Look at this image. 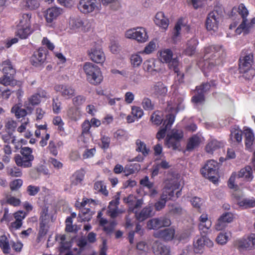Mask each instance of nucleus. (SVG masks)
<instances>
[{
  "label": "nucleus",
  "instance_id": "obj_1",
  "mask_svg": "<svg viewBox=\"0 0 255 255\" xmlns=\"http://www.w3.org/2000/svg\"><path fill=\"white\" fill-rule=\"evenodd\" d=\"M226 55L225 49L222 46L212 45L206 48L203 71L206 74L216 69L217 66L222 63Z\"/></svg>",
  "mask_w": 255,
  "mask_h": 255
},
{
  "label": "nucleus",
  "instance_id": "obj_2",
  "mask_svg": "<svg viewBox=\"0 0 255 255\" xmlns=\"http://www.w3.org/2000/svg\"><path fill=\"white\" fill-rule=\"evenodd\" d=\"M83 70L87 76V80L93 85L100 84L102 80L103 76L100 68L96 65L86 62L83 66Z\"/></svg>",
  "mask_w": 255,
  "mask_h": 255
},
{
  "label": "nucleus",
  "instance_id": "obj_3",
  "mask_svg": "<svg viewBox=\"0 0 255 255\" xmlns=\"http://www.w3.org/2000/svg\"><path fill=\"white\" fill-rule=\"evenodd\" d=\"M20 153L22 156L16 154L14 158L16 165L23 168L31 167L34 159L32 149L28 147H24L21 148Z\"/></svg>",
  "mask_w": 255,
  "mask_h": 255
},
{
  "label": "nucleus",
  "instance_id": "obj_4",
  "mask_svg": "<svg viewBox=\"0 0 255 255\" xmlns=\"http://www.w3.org/2000/svg\"><path fill=\"white\" fill-rule=\"evenodd\" d=\"M180 179L178 175L176 174L172 178H169L165 182V185L163 189L161 199H171L174 195V191L179 189L180 186Z\"/></svg>",
  "mask_w": 255,
  "mask_h": 255
},
{
  "label": "nucleus",
  "instance_id": "obj_5",
  "mask_svg": "<svg viewBox=\"0 0 255 255\" xmlns=\"http://www.w3.org/2000/svg\"><path fill=\"white\" fill-rule=\"evenodd\" d=\"M176 107L168 104L167 110L171 111V113H169L166 115V119L163 122V126L164 127L161 129L157 132L156 137L158 140H160L163 139L166 134V131L169 129L173 125L175 120V114L176 113Z\"/></svg>",
  "mask_w": 255,
  "mask_h": 255
},
{
  "label": "nucleus",
  "instance_id": "obj_6",
  "mask_svg": "<svg viewBox=\"0 0 255 255\" xmlns=\"http://www.w3.org/2000/svg\"><path fill=\"white\" fill-rule=\"evenodd\" d=\"M218 169V163L214 160H209L201 169V172L204 177L215 183L217 181L216 175Z\"/></svg>",
  "mask_w": 255,
  "mask_h": 255
},
{
  "label": "nucleus",
  "instance_id": "obj_7",
  "mask_svg": "<svg viewBox=\"0 0 255 255\" xmlns=\"http://www.w3.org/2000/svg\"><path fill=\"white\" fill-rule=\"evenodd\" d=\"M125 36L127 38L135 40L140 43L145 42L148 39L146 30L141 27L128 29L125 33Z\"/></svg>",
  "mask_w": 255,
  "mask_h": 255
},
{
  "label": "nucleus",
  "instance_id": "obj_8",
  "mask_svg": "<svg viewBox=\"0 0 255 255\" xmlns=\"http://www.w3.org/2000/svg\"><path fill=\"white\" fill-rule=\"evenodd\" d=\"M160 61L168 63L169 68L173 69L175 73H178V60L177 58H173V53L169 49L162 50L160 52ZM179 74L177 73V76Z\"/></svg>",
  "mask_w": 255,
  "mask_h": 255
},
{
  "label": "nucleus",
  "instance_id": "obj_9",
  "mask_svg": "<svg viewBox=\"0 0 255 255\" xmlns=\"http://www.w3.org/2000/svg\"><path fill=\"white\" fill-rule=\"evenodd\" d=\"M98 5V0H80L77 7L82 13L88 14L99 10Z\"/></svg>",
  "mask_w": 255,
  "mask_h": 255
},
{
  "label": "nucleus",
  "instance_id": "obj_10",
  "mask_svg": "<svg viewBox=\"0 0 255 255\" xmlns=\"http://www.w3.org/2000/svg\"><path fill=\"white\" fill-rule=\"evenodd\" d=\"M171 220L165 216L154 218L149 220L147 223V227L149 230H156L162 227H169L171 225Z\"/></svg>",
  "mask_w": 255,
  "mask_h": 255
},
{
  "label": "nucleus",
  "instance_id": "obj_11",
  "mask_svg": "<svg viewBox=\"0 0 255 255\" xmlns=\"http://www.w3.org/2000/svg\"><path fill=\"white\" fill-rule=\"evenodd\" d=\"M162 65L160 60L151 58L145 60L143 67L145 72L151 75H155L161 71Z\"/></svg>",
  "mask_w": 255,
  "mask_h": 255
},
{
  "label": "nucleus",
  "instance_id": "obj_12",
  "mask_svg": "<svg viewBox=\"0 0 255 255\" xmlns=\"http://www.w3.org/2000/svg\"><path fill=\"white\" fill-rule=\"evenodd\" d=\"M46 97V93L41 91L30 96L24 103V106L28 112L31 113L33 110V107L38 105L41 102V98Z\"/></svg>",
  "mask_w": 255,
  "mask_h": 255
},
{
  "label": "nucleus",
  "instance_id": "obj_13",
  "mask_svg": "<svg viewBox=\"0 0 255 255\" xmlns=\"http://www.w3.org/2000/svg\"><path fill=\"white\" fill-rule=\"evenodd\" d=\"M120 199V192H118L114 196V199L109 203L107 212L109 216L112 218H115L124 212V211L119 209L118 207Z\"/></svg>",
  "mask_w": 255,
  "mask_h": 255
},
{
  "label": "nucleus",
  "instance_id": "obj_14",
  "mask_svg": "<svg viewBox=\"0 0 255 255\" xmlns=\"http://www.w3.org/2000/svg\"><path fill=\"white\" fill-rule=\"evenodd\" d=\"M221 17V14L216 10H213L210 12L208 15L206 22L207 30L216 31L218 29Z\"/></svg>",
  "mask_w": 255,
  "mask_h": 255
},
{
  "label": "nucleus",
  "instance_id": "obj_15",
  "mask_svg": "<svg viewBox=\"0 0 255 255\" xmlns=\"http://www.w3.org/2000/svg\"><path fill=\"white\" fill-rule=\"evenodd\" d=\"M194 251L196 254H202L203 253L204 247L207 246L211 248L213 246V242L207 238L206 236L202 235L194 242Z\"/></svg>",
  "mask_w": 255,
  "mask_h": 255
},
{
  "label": "nucleus",
  "instance_id": "obj_16",
  "mask_svg": "<svg viewBox=\"0 0 255 255\" xmlns=\"http://www.w3.org/2000/svg\"><path fill=\"white\" fill-rule=\"evenodd\" d=\"M175 234V229L168 228L155 231L153 236L155 238L160 239L165 242H169L174 239Z\"/></svg>",
  "mask_w": 255,
  "mask_h": 255
},
{
  "label": "nucleus",
  "instance_id": "obj_17",
  "mask_svg": "<svg viewBox=\"0 0 255 255\" xmlns=\"http://www.w3.org/2000/svg\"><path fill=\"white\" fill-rule=\"evenodd\" d=\"M57 92L60 93L61 96L65 99H70L75 95V90L68 85H58L55 87Z\"/></svg>",
  "mask_w": 255,
  "mask_h": 255
},
{
  "label": "nucleus",
  "instance_id": "obj_18",
  "mask_svg": "<svg viewBox=\"0 0 255 255\" xmlns=\"http://www.w3.org/2000/svg\"><path fill=\"white\" fill-rule=\"evenodd\" d=\"M152 251L155 255H171L170 247L164 245L159 241L153 242Z\"/></svg>",
  "mask_w": 255,
  "mask_h": 255
},
{
  "label": "nucleus",
  "instance_id": "obj_19",
  "mask_svg": "<svg viewBox=\"0 0 255 255\" xmlns=\"http://www.w3.org/2000/svg\"><path fill=\"white\" fill-rule=\"evenodd\" d=\"M210 84L206 83L196 87L197 95L192 97V101L195 103H202L204 101V94L207 92L211 87Z\"/></svg>",
  "mask_w": 255,
  "mask_h": 255
},
{
  "label": "nucleus",
  "instance_id": "obj_20",
  "mask_svg": "<svg viewBox=\"0 0 255 255\" xmlns=\"http://www.w3.org/2000/svg\"><path fill=\"white\" fill-rule=\"evenodd\" d=\"M62 13V9L57 7H51L44 12V17L48 23L51 24Z\"/></svg>",
  "mask_w": 255,
  "mask_h": 255
},
{
  "label": "nucleus",
  "instance_id": "obj_21",
  "mask_svg": "<svg viewBox=\"0 0 255 255\" xmlns=\"http://www.w3.org/2000/svg\"><path fill=\"white\" fill-rule=\"evenodd\" d=\"M46 59L45 51L42 48L35 51L32 55L30 62L32 65L37 67L44 63Z\"/></svg>",
  "mask_w": 255,
  "mask_h": 255
},
{
  "label": "nucleus",
  "instance_id": "obj_22",
  "mask_svg": "<svg viewBox=\"0 0 255 255\" xmlns=\"http://www.w3.org/2000/svg\"><path fill=\"white\" fill-rule=\"evenodd\" d=\"M91 59L97 63H103L105 60V55L100 47H94L89 53Z\"/></svg>",
  "mask_w": 255,
  "mask_h": 255
},
{
  "label": "nucleus",
  "instance_id": "obj_23",
  "mask_svg": "<svg viewBox=\"0 0 255 255\" xmlns=\"http://www.w3.org/2000/svg\"><path fill=\"white\" fill-rule=\"evenodd\" d=\"M253 57V54L250 53L240 59V72H244L245 69L253 68L252 65L254 63Z\"/></svg>",
  "mask_w": 255,
  "mask_h": 255
},
{
  "label": "nucleus",
  "instance_id": "obj_24",
  "mask_svg": "<svg viewBox=\"0 0 255 255\" xmlns=\"http://www.w3.org/2000/svg\"><path fill=\"white\" fill-rule=\"evenodd\" d=\"M151 91L152 96L159 98L164 96L167 92V89L162 82H158L151 87Z\"/></svg>",
  "mask_w": 255,
  "mask_h": 255
},
{
  "label": "nucleus",
  "instance_id": "obj_25",
  "mask_svg": "<svg viewBox=\"0 0 255 255\" xmlns=\"http://www.w3.org/2000/svg\"><path fill=\"white\" fill-rule=\"evenodd\" d=\"M26 213L22 211H18L14 215L15 221L10 224V227L15 230L19 229L22 225V221L25 218Z\"/></svg>",
  "mask_w": 255,
  "mask_h": 255
},
{
  "label": "nucleus",
  "instance_id": "obj_26",
  "mask_svg": "<svg viewBox=\"0 0 255 255\" xmlns=\"http://www.w3.org/2000/svg\"><path fill=\"white\" fill-rule=\"evenodd\" d=\"M154 21L156 25L163 29H166L169 25V20L162 12H158L155 16Z\"/></svg>",
  "mask_w": 255,
  "mask_h": 255
},
{
  "label": "nucleus",
  "instance_id": "obj_27",
  "mask_svg": "<svg viewBox=\"0 0 255 255\" xmlns=\"http://www.w3.org/2000/svg\"><path fill=\"white\" fill-rule=\"evenodd\" d=\"M85 22L78 15H72L69 18V23L71 29L77 30L81 27L83 28Z\"/></svg>",
  "mask_w": 255,
  "mask_h": 255
},
{
  "label": "nucleus",
  "instance_id": "obj_28",
  "mask_svg": "<svg viewBox=\"0 0 255 255\" xmlns=\"http://www.w3.org/2000/svg\"><path fill=\"white\" fill-rule=\"evenodd\" d=\"M254 25L251 21H249L247 18L243 20L241 23L236 30V33L238 34H241L244 32L246 34H248L251 29L253 28Z\"/></svg>",
  "mask_w": 255,
  "mask_h": 255
},
{
  "label": "nucleus",
  "instance_id": "obj_29",
  "mask_svg": "<svg viewBox=\"0 0 255 255\" xmlns=\"http://www.w3.org/2000/svg\"><path fill=\"white\" fill-rule=\"evenodd\" d=\"M239 178H245L248 181H251L253 179L252 169L250 166H246L242 168L238 174Z\"/></svg>",
  "mask_w": 255,
  "mask_h": 255
},
{
  "label": "nucleus",
  "instance_id": "obj_30",
  "mask_svg": "<svg viewBox=\"0 0 255 255\" xmlns=\"http://www.w3.org/2000/svg\"><path fill=\"white\" fill-rule=\"evenodd\" d=\"M152 211L151 206H147L144 208L139 213L135 212V217L137 220L140 222L143 221L150 216Z\"/></svg>",
  "mask_w": 255,
  "mask_h": 255
},
{
  "label": "nucleus",
  "instance_id": "obj_31",
  "mask_svg": "<svg viewBox=\"0 0 255 255\" xmlns=\"http://www.w3.org/2000/svg\"><path fill=\"white\" fill-rule=\"evenodd\" d=\"M0 70L3 74H9L10 75H14L15 73L14 69L9 60H6L0 64Z\"/></svg>",
  "mask_w": 255,
  "mask_h": 255
},
{
  "label": "nucleus",
  "instance_id": "obj_32",
  "mask_svg": "<svg viewBox=\"0 0 255 255\" xmlns=\"http://www.w3.org/2000/svg\"><path fill=\"white\" fill-rule=\"evenodd\" d=\"M84 177V172L81 170L76 171L71 178V186H75L81 183Z\"/></svg>",
  "mask_w": 255,
  "mask_h": 255
},
{
  "label": "nucleus",
  "instance_id": "obj_33",
  "mask_svg": "<svg viewBox=\"0 0 255 255\" xmlns=\"http://www.w3.org/2000/svg\"><path fill=\"white\" fill-rule=\"evenodd\" d=\"M232 237L230 231L220 232L217 236L216 241L218 244L223 245L226 244Z\"/></svg>",
  "mask_w": 255,
  "mask_h": 255
},
{
  "label": "nucleus",
  "instance_id": "obj_34",
  "mask_svg": "<svg viewBox=\"0 0 255 255\" xmlns=\"http://www.w3.org/2000/svg\"><path fill=\"white\" fill-rule=\"evenodd\" d=\"M21 6L28 10H34L39 7L40 4L36 0H24L20 3Z\"/></svg>",
  "mask_w": 255,
  "mask_h": 255
},
{
  "label": "nucleus",
  "instance_id": "obj_35",
  "mask_svg": "<svg viewBox=\"0 0 255 255\" xmlns=\"http://www.w3.org/2000/svg\"><path fill=\"white\" fill-rule=\"evenodd\" d=\"M197 39L195 38L190 39L187 42V47L184 50L185 54L188 56H192L195 52L196 47L197 45Z\"/></svg>",
  "mask_w": 255,
  "mask_h": 255
},
{
  "label": "nucleus",
  "instance_id": "obj_36",
  "mask_svg": "<svg viewBox=\"0 0 255 255\" xmlns=\"http://www.w3.org/2000/svg\"><path fill=\"white\" fill-rule=\"evenodd\" d=\"M223 142L214 139L208 143L206 146V151L209 153H213V151L221 147H223Z\"/></svg>",
  "mask_w": 255,
  "mask_h": 255
},
{
  "label": "nucleus",
  "instance_id": "obj_37",
  "mask_svg": "<svg viewBox=\"0 0 255 255\" xmlns=\"http://www.w3.org/2000/svg\"><path fill=\"white\" fill-rule=\"evenodd\" d=\"M245 136V144L248 149H250L254 140V135L252 130L250 128L244 130Z\"/></svg>",
  "mask_w": 255,
  "mask_h": 255
},
{
  "label": "nucleus",
  "instance_id": "obj_38",
  "mask_svg": "<svg viewBox=\"0 0 255 255\" xmlns=\"http://www.w3.org/2000/svg\"><path fill=\"white\" fill-rule=\"evenodd\" d=\"M242 131L239 128H233L231 130L230 139L232 142L239 143L242 140Z\"/></svg>",
  "mask_w": 255,
  "mask_h": 255
},
{
  "label": "nucleus",
  "instance_id": "obj_39",
  "mask_svg": "<svg viewBox=\"0 0 255 255\" xmlns=\"http://www.w3.org/2000/svg\"><path fill=\"white\" fill-rule=\"evenodd\" d=\"M140 169V165L138 163L130 164L125 167L124 172L126 176H128L138 172Z\"/></svg>",
  "mask_w": 255,
  "mask_h": 255
},
{
  "label": "nucleus",
  "instance_id": "obj_40",
  "mask_svg": "<svg viewBox=\"0 0 255 255\" xmlns=\"http://www.w3.org/2000/svg\"><path fill=\"white\" fill-rule=\"evenodd\" d=\"M0 83L4 86H13L16 84V81L13 78V75L9 74H4L3 76L0 79Z\"/></svg>",
  "mask_w": 255,
  "mask_h": 255
},
{
  "label": "nucleus",
  "instance_id": "obj_41",
  "mask_svg": "<svg viewBox=\"0 0 255 255\" xmlns=\"http://www.w3.org/2000/svg\"><path fill=\"white\" fill-rule=\"evenodd\" d=\"M11 112L14 114L17 119L25 117L27 114V110L22 109L18 105H14L11 109Z\"/></svg>",
  "mask_w": 255,
  "mask_h": 255
},
{
  "label": "nucleus",
  "instance_id": "obj_42",
  "mask_svg": "<svg viewBox=\"0 0 255 255\" xmlns=\"http://www.w3.org/2000/svg\"><path fill=\"white\" fill-rule=\"evenodd\" d=\"M165 145L169 148H172L175 150L178 148L180 145L179 141L173 137H171L169 134H167L165 139Z\"/></svg>",
  "mask_w": 255,
  "mask_h": 255
},
{
  "label": "nucleus",
  "instance_id": "obj_43",
  "mask_svg": "<svg viewBox=\"0 0 255 255\" xmlns=\"http://www.w3.org/2000/svg\"><path fill=\"white\" fill-rule=\"evenodd\" d=\"M8 240L5 235L0 237V247L4 254L9 253L10 246Z\"/></svg>",
  "mask_w": 255,
  "mask_h": 255
},
{
  "label": "nucleus",
  "instance_id": "obj_44",
  "mask_svg": "<svg viewBox=\"0 0 255 255\" xmlns=\"http://www.w3.org/2000/svg\"><path fill=\"white\" fill-rule=\"evenodd\" d=\"M136 150L138 152H140L144 156H146L148 154L149 149L146 147L145 143L139 139H137L135 142Z\"/></svg>",
  "mask_w": 255,
  "mask_h": 255
},
{
  "label": "nucleus",
  "instance_id": "obj_45",
  "mask_svg": "<svg viewBox=\"0 0 255 255\" xmlns=\"http://www.w3.org/2000/svg\"><path fill=\"white\" fill-rule=\"evenodd\" d=\"M92 216V212L90 209H83L79 214V221L81 222L89 221L91 219Z\"/></svg>",
  "mask_w": 255,
  "mask_h": 255
},
{
  "label": "nucleus",
  "instance_id": "obj_46",
  "mask_svg": "<svg viewBox=\"0 0 255 255\" xmlns=\"http://www.w3.org/2000/svg\"><path fill=\"white\" fill-rule=\"evenodd\" d=\"M6 170L7 175L11 177H20L22 176V171L17 166H13L11 167H8L6 168Z\"/></svg>",
  "mask_w": 255,
  "mask_h": 255
},
{
  "label": "nucleus",
  "instance_id": "obj_47",
  "mask_svg": "<svg viewBox=\"0 0 255 255\" xmlns=\"http://www.w3.org/2000/svg\"><path fill=\"white\" fill-rule=\"evenodd\" d=\"M31 14L29 13H23L19 18V22L17 26L30 27Z\"/></svg>",
  "mask_w": 255,
  "mask_h": 255
},
{
  "label": "nucleus",
  "instance_id": "obj_48",
  "mask_svg": "<svg viewBox=\"0 0 255 255\" xmlns=\"http://www.w3.org/2000/svg\"><path fill=\"white\" fill-rule=\"evenodd\" d=\"M31 33L30 27L17 26V35L21 39H25Z\"/></svg>",
  "mask_w": 255,
  "mask_h": 255
},
{
  "label": "nucleus",
  "instance_id": "obj_49",
  "mask_svg": "<svg viewBox=\"0 0 255 255\" xmlns=\"http://www.w3.org/2000/svg\"><path fill=\"white\" fill-rule=\"evenodd\" d=\"M238 204L240 207H242L246 209L253 208L255 207V199L254 198L243 199L239 201Z\"/></svg>",
  "mask_w": 255,
  "mask_h": 255
},
{
  "label": "nucleus",
  "instance_id": "obj_50",
  "mask_svg": "<svg viewBox=\"0 0 255 255\" xmlns=\"http://www.w3.org/2000/svg\"><path fill=\"white\" fill-rule=\"evenodd\" d=\"M236 245L240 249H252L251 244L250 243L249 238L247 239H241L237 240Z\"/></svg>",
  "mask_w": 255,
  "mask_h": 255
},
{
  "label": "nucleus",
  "instance_id": "obj_51",
  "mask_svg": "<svg viewBox=\"0 0 255 255\" xmlns=\"http://www.w3.org/2000/svg\"><path fill=\"white\" fill-rule=\"evenodd\" d=\"M200 142V139L199 136L195 135L190 138L187 145V149L189 150H192L196 147Z\"/></svg>",
  "mask_w": 255,
  "mask_h": 255
},
{
  "label": "nucleus",
  "instance_id": "obj_52",
  "mask_svg": "<svg viewBox=\"0 0 255 255\" xmlns=\"http://www.w3.org/2000/svg\"><path fill=\"white\" fill-rule=\"evenodd\" d=\"M150 120L155 125H160L163 121L162 113L159 111L154 112L151 115Z\"/></svg>",
  "mask_w": 255,
  "mask_h": 255
},
{
  "label": "nucleus",
  "instance_id": "obj_53",
  "mask_svg": "<svg viewBox=\"0 0 255 255\" xmlns=\"http://www.w3.org/2000/svg\"><path fill=\"white\" fill-rule=\"evenodd\" d=\"M94 188L98 192H101L103 195L107 196L108 191L106 188V186L102 181H97L95 183Z\"/></svg>",
  "mask_w": 255,
  "mask_h": 255
},
{
  "label": "nucleus",
  "instance_id": "obj_54",
  "mask_svg": "<svg viewBox=\"0 0 255 255\" xmlns=\"http://www.w3.org/2000/svg\"><path fill=\"white\" fill-rule=\"evenodd\" d=\"M212 226L211 221H207L206 223H199V229L202 235L206 236L209 232V230Z\"/></svg>",
  "mask_w": 255,
  "mask_h": 255
},
{
  "label": "nucleus",
  "instance_id": "obj_55",
  "mask_svg": "<svg viewBox=\"0 0 255 255\" xmlns=\"http://www.w3.org/2000/svg\"><path fill=\"white\" fill-rule=\"evenodd\" d=\"M130 60L131 64L134 67H139L142 62V57L138 54H132Z\"/></svg>",
  "mask_w": 255,
  "mask_h": 255
},
{
  "label": "nucleus",
  "instance_id": "obj_56",
  "mask_svg": "<svg viewBox=\"0 0 255 255\" xmlns=\"http://www.w3.org/2000/svg\"><path fill=\"white\" fill-rule=\"evenodd\" d=\"M142 108L146 111H151L154 109V105L151 100L148 98H144L142 101Z\"/></svg>",
  "mask_w": 255,
  "mask_h": 255
},
{
  "label": "nucleus",
  "instance_id": "obj_57",
  "mask_svg": "<svg viewBox=\"0 0 255 255\" xmlns=\"http://www.w3.org/2000/svg\"><path fill=\"white\" fill-rule=\"evenodd\" d=\"M156 48L155 42L152 40L150 41L148 44L145 47L144 50L140 52L141 53L149 54L152 53Z\"/></svg>",
  "mask_w": 255,
  "mask_h": 255
},
{
  "label": "nucleus",
  "instance_id": "obj_58",
  "mask_svg": "<svg viewBox=\"0 0 255 255\" xmlns=\"http://www.w3.org/2000/svg\"><path fill=\"white\" fill-rule=\"evenodd\" d=\"M184 210L180 206L177 205H171L169 212L170 214L174 216H179L184 213Z\"/></svg>",
  "mask_w": 255,
  "mask_h": 255
},
{
  "label": "nucleus",
  "instance_id": "obj_59",
  "mask_svg": "<svg viewBox=\"0 0 255 255\" xmlns=\"http://www.w3.org/2000/svg\"><path fill=\"white\" fill-rule=\"evenodd\" d=\"M23 184V181L21 179H14L9 184L10 189L11 191H15L19 189Z\"/></svg>",
  "mask_w": 255,
  "mask_h": 255
},
{
  "label": "nucleus",
  "instance_id": "obj_60",
  "mask_svg": "<svg viewBox=\"0 0 255 255\" xmlns=\"http://www.w3.org/2000/svg\"><path fill=\"white\" fill-rule=\"evenodd\" d=\"M243 74V77L247 80L252 79L255 75V69L253 68L245 69L244 72H240Z\"/></svg>",
  "mask_w": 255,
  "mask_h": 255
},
{
  "label": "nucleus",
  "instance_id": "obj_61",
  "mask_svg": "<svg viewBox=\"0 0 255 255\" xmlns=\"http://www.w3.org/2000/svg\"><path fill=\"white\" fill-rule=\"evenodd\" d=\"M60 240L61 248L64 250L69 249L71 246L70 241L66 240V236L64 235L60 236Z\"/></svg>",
  "mask_w": 255,
  "mask_h": 255
},
{
  "label": "nucleus",
  "instance_id": "obj_62",
  "mask_svg": "<svg viewBox=\"0 0 255 255\" xmlns=\"http://www.w3.org/2000/svg\"><path fill=\"white\" fill-rule=\"evenodd\" d=\"M40 187L34 185H30L27 186L26 191L30 196H33L40 191Z\"/></svg>",
  "mask_w": 255,
  "mask_h": 255
},
{
  "label": "nucleus",
  "instance_id": "obj_63",
  "mask_svg": "<svg viewBox=\"0 0 255 255\" xmlns=\"http://www.w3.org/2000/svg\"><path fill=\"white\" fill-rule=\"evenodd\" d=\"M238 12L241 15L243 20L247 18V16L249 14V11L245 5L243 3L240 4L238 7Z\"/></svg>",
  "mask_w": 255,
  "mask_h": 255
},
{
  "label": "nucleus",
  "instance_id": "obj_64",
  "mask_svg": "<svg viewBox=\"0 0 255 255\" xmlns=\"http://www.w3.org/2000/svg\"><path fill=\"white\" fill-rule=\"evenodd\" d=\"M6 201L7 203L13 206H19L21 203L19 199L12 196L11 195L7 196Z\"/></svg>",
  "mask_w": 255,
  "mask_h": 255
}]
</instances>
